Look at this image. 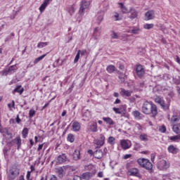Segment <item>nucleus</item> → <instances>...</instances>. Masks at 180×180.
I'll return each instance as SVG.
<instances>
[{"label":"nucleus","instance_id":"8fccbe9b","mask_svg":"<svg viewBox=\"0 0 180 180\" xmlns=\"http://www.w3.org/2000/svg\"><path fill=\"white\" fill-rule=\"evenodd\" d=\"M159 131L160 133H165V131H167V127H165V125H162L159 128Z\"/></svg>","mask_w":180,"mask_h":180},{"label":"nucleus","instance_id":"9d476101","mask_svg":"<svg viewBox=\"0 0 180 180\" xmlns=\"http://www.w3.org/2000/svg\"><path fill=\"white\" fill-rule=\"evenodd\" d=\"M130 176H136L137 178H141V174L139 172V169L134 168L128 171Z\"/></svg>","mask_w":180,"mask_h":180},{"label":"nucleus","instance_id":"58836bf2","mask_svg":"<svg viewBox=\"0 0 180 180\" xmlns=\"http://www.w3.org/2000/svg\"><path fill=\"white\" fill-rule=\"evenodd\" d=\"M139 139L141 141H148V138H147V134H141Z\"/></svg>","mask_w":180,"mask_h":180},{"label":"nucleus","instance_id":"0e129e2a","mask_svg":"<svg viewBox=\"0 0 180 180\" xmlns=\"http://www.w3.org/2000/svg\"><path fill=\"white\" fill-rule=\"evenodd\" d=\"M73 180H82V176H76L73 178Z\"/></svg>","mask_w":180,"mask_h":180},{"label":"nucleus","instance_id":"f03ea898","mask_svg":"<svg viewBox=\"0 0 180 180\" xmlns=\"http://www.w3.org/2000/svg\"><path fill=\"white\" fill-rule=\"evenodd\" d=\"M137 162L140 167H142V168H145V169H147L148 171L153 170V163L150 162V160L146 158H139L137 160Z\"/></svg>","mask_w":180,"mask_h":180},{"label":"nucleus","instance_id":"864d4df0","mask_svg":"<svg viewBox=\"0 0 180 180\" xmlns=\"http://www.w3.org/2000/svg\"><path fill=\"white\" fill-rule=\"evenodd\" d=\"M173 82H174L175 85H180L179 76L178 77V78H173Z\"/></svg>","mask_w":180,"mask_h":180},{"label":"nucleus","instance_id":"c9c22d12","mask_svg":"<svg viewBox=\"0 0 180 180\" xmlns=\"http://www.w3.org/2000/svg\"><path fill=\"white\" fill-rule=\"evenodd\" d=\"M96 146H98L97 148H101V147H102V146H103V144H105V141L97 139V140H96Z\"/></svg>","mask_w":180,"mask_h":180},{"label":"nucleus","instance_id":"e433bc0d","mask_svg":"<svg viewBox=\"0 0 180 180\" xmlns=\"http://www.w3.org/2000/svg\"><path fill=\"white\" fill-rule=\"evenodd\" d=\"M46 56H47V54L45 53V54L37 58L34 60V64H37V63H39V61H41V60H43V58H44V57H46Z\"/></svg>","mask_w":180,"mask_h":180},{"label":"nucleus","instance_id":"a211bd4d","mask_svg":"<svg viewBox=\"0 0 180 180\" xmlns=\"http://www.w3.org/2000/svg\"><path fill=\"white\" fill-rule=\"evenodd\" d=\"M103 120L106 123V124H108V126H115V122L109 117H103Z\"/></svg>","mask_w":180,"mask_h":180},{"label":"nucleus","instance_id":"dca6fc26","mask_svg":"<svg viewBox=\"0 0 180 180\" xmlns=\"http://www.w3.org/2000/svg\"><path fill=\"white\" fill-rule=\"evenodd\" d=\"M167 150L172 154H178V153H179V149L174 146V145L169 146L167 148Z\"/></svg>","mask_w":180,"mask_h":180},{"label":"nucleus","instance_id":"b1692460","mask_svg":"<svg viewBox=\"0 0 180 180\" xmlns=\"http://www.w3.org/2000/svg\"><path fill=\"white\" fill-rule=\"evenodd\" d=\"M25 91V89L22 87L21 85L17 86L15 89L13 91V94H15L17 92V94H20V95H22Z\"/></svg>","mask_w":180,"mask_h":180},{"label":"nucleus","instance_id":"6e6552de","mask_svg":"<svg viewBox=\"0 0 180 180\" xmlns=\"http://www.w3.org/2000/svg\"><path fill=\"white\" fill-rule=\"evenodd\" d=\"M128 13L129 14L128 15V18L131 19V20H134V19H137L139 16V11H137V10H136V8L133 7H131L129 8V12H128Z\"/></svg>","mask_w":180,"mask_h":180},{"label":"nucleus","instance_id":"4be33fe9","mask_svg":"<svg viewBox=\"0 0 180 180\" xmlns=\"http://www.w3.org/2000/svg\"><path fill=\"white\" fill-rule=\"evenodd\" d=\"M121 147L123 150H129L130 147H131V145H129V143L127 142L126 140H121L120 141Z\"/></svg>","mask_w":180,"mask_h":180},{"label":"nucleus","instance_id":"f3484780","mask_svg":"<svg viewBox=\"0 0 180 180\" xmlns=\"http://www.w3.org/2000/svg\"><path fill=\"white\" fill-rule=\"evenodd\" d=\"M94 157L97 160H101V158H103V152H102V150L101 149L96 150L94 152Z\"/></svg>","mask_w":180,"mask_h":180},{"label":"nucleus","instance_id":"052dcab7","mask_svg":"<svg viewBox=\"0 0 180 180\" xmlns=\"http://www.w3.org/2000/svg\"><path fill=\"white\" fill-rule=\"evenodd\" d=\"M98 140H100L101 141H104V143H105V136L103 134H100V139H98Z\"/></svg>","mask_w":180,"mask_h":180},{"label":"nucleus","instance_id":"49530a36","mask_svg":"<svg viewBox=\"0 0 180 180\" xmlns=\"http://www.w3.org/2000/svg\"><path fill=\"white\" fill-rule=\"evenodd\" d=\"M74 12H75V8H74V6H70L68 7V13H70V16H72V13H74Z\"/></svg>","mask_w":180,"mask_h":180},{"label":"nucleus","instance_id":"5fc2aeb1","mask_svg":"<svg viewBox=\"0 0 180 180\" xmlns=\"http://www.w3.org/2000/svg\"><path fill=\"white\" fill-rule=\"evenodd\" d=\"M6 139H8V140H10V139H12L13 136H12V133L9 132V130L7 129V132H6Z\"/></svg>","mask_w":180,"mask_h":180},{"label":"nucleus","instance_id":"69168bd1","mask_svg":"<svg viewBox=\"0 0 180 180\" xmlns=\"http://www.w3.org/2000/svg\"><path fill=\"white\" fill-rule=\"evenodd\" d=\"M32 172H27V176H26V178L27 180H32L30 179V174H31Z\"/></svg>","mask_w":180,"mask_h":180},{"label":"nucleus","instance_id":"9b49d317","mask_svg":"<svg viewBox=\"0 0 180 180\" xmlns=\"http://www.w3.org/2000/svg\"><path fill=\"white\" fill-rule=\"evenodd\" d=\"M68 159L67 158V155L65 153H62L59 156H58L56 159L57 164H64V162H67Z\"/></svg>","mask_w":180,"mask_h":180},{"label":"nucleus","instance_id":"ea45409f","mask_svg":"<svg viewBox=\"0 0 180 180\" xmlns=\"http://www.w3.org/2000/svg\"><path fill=\"white\" fill-rule=\"evenodd\" d=\"M46 46H49V42H39L37 44L38 49H43V47H46Z\"/></svg>","mask_w":180,"mask_h":180},{"label":"nucleus","instance_id":"79ce46f5","mask_svg":"<svg viewBox=\"0 0 180 180\" xmlns=\"http://www.w3.org/2000/svg\"><path fill=\"white\" fill-rule=\"evenodd\" d=\"M98 27H96L95 29H94V34H93V38L94 39V40H98Z\"/></svg>","mask_w":180,"mask_h":180},{"label":"nucleus","instance_id":"aec40b11","mask_svg":"<svg viewBox=\"0 0 180 180\" xmlns=\"http://www.w3.org/2000/svg\"><path fill=\"white\" fill-rule=\"evenodd\" d=\"M133 91L129 90H126L124 89H121V91L120 92L121 96H131V94Z\"/></svg>","mask_w":180,"mask_h":180},{"label":"nucleus","instance_id":"de8ad7c7","mask_svg":"<svg viewBox=\"0 0 180 180\" xmlns=\"http://www.w3.org/2000/svg\"><path fill=\"white\" fill-rule=\"evenodd\" d=\"M139 32H140L139 28L134 27V29L131 30V33H132V34H139Z\"/></svg>","mask_w":180,"mask_h":180},{"label":"nucleus","instance_id":"7c9ffc66","mask_svg":"<svg viewBox=\"0 0 180 180\" xmlns=\"http://www.w3.org/2000/svg\"><path fill=\"white\" fill-rule=\"evenodd\" d=\"M102 20H103V13H98L97 15V23L101 25V22H102Z\"/></svg>","mask_w":180,"mask_h":180},{"label":"nucleus","instance_id":"338daca9","mask_svg":"<svg viewBox=\"0 0 180 180\" xmlns=\"http://www.w3.org/2000/svg\"><path fill=\"white\" fill-rule=\"evenodd\" d=\"M175 61H176V63H178V64H179V65H180V58H179V56H176Z\"/></svg>","mask_w":180,"mask_h":180},{"label":"nucleus","instance_id":"ddd939ff","mask_svg":"<svg viewBox=\"0 0 180 180\" xmlns=\"http://www.w3.org/2000/svg\"><path fill=\"white\" fill-rule=\"evenodd\" d=\"M132 115L135 117L137 120H143L144 119V115H143L139 110L132 111Z\"/></svg>","mask_w":180,"mask_h":180},{"label":"nucleus","instance_id":"20e7f679","mask_svg":"<svg viewBox=\"0 0 180 180\" xmlns=\"http://www.w3.org/2000/svg\"><path fill=\"white\" fill-rule=\"evenodd\" d=\"M135 71L138 78L143 79L144 75H146V69L144 68V66L140 63H137L136 65Z\"/></svg>","mask_w":180,"mask_h":180},{"label":"nucleus","instance_id":"423d86ee","mask_svg":"<svg viewBox=\"0 0 180 180\" xmlns=\"http://www.w3.org/2000/svg\"><path fill=\"white\" fill-rule=\"evenodd\" d=\"M89 5H91L89 1H86L85 0L81 1L80 8L79 10V14L80 16H84V13H85V9H88V8H89Z\"/></svg>","mask_w":180,"mask_h":180},{"label":"nucleus","instance_id":"09e8293b","mask_svg":"<svg viewBox=\"0 0 180 180\" xmlns=\"http://www.w3.org/2000/svg\"><path fill=\"white\" fill-rule=\"evenodd\" d=\"M81 52V50H79L77 51V53L76 54V56L75 58V60H74V63L75 64H77V63H78V60H79V53Z\"/></svg>","mask_w":180,"mask_h":180},{"label":"nucleus","instance_id":"c85d7f7f","mask_svg":"<svg viewBox=\"0 0 180 180\" xmlns=\"http://www.w3.org/2000/svg\"><path fill=\"white\" fill-rule=\"evenodd\" d=\"M0 133L4 136V137L6 136V133H8V128H4L2 125L0 124Z\"/></svg>","mask_w":180,"mask_h":180},{"label":"nucleus","instance_id":"a19ab883","mask_svg":"<svg viewBox=\"0 0 180 180\" xmlns=\"http://www.w3.org/2000/svg\"><path fill=\"white\" fill-rule=\"evenodd\" d=\"M74 86H75V81H73L71 86L69 87V89L67 90V94H71L72 92V90L74 89Z\"/></svg>","mask_w":180,"mask_h":180},{"label":"nucleus","instance_id":"603ef678","mask_svg":"<svg viewBox=\"0 0 180 180\" xmlns=\"http://www.w3.org/2000/svg\"><path fill=\"white\" fill-rule=\"evenodd\" d=\"M34 115H36V111L34 110H30L29 117H30V119H32V117H33V116H34Z\"/></svg>","mask_w":180,"mask_h":180},{"label":"nucleus","instance_id":"7ed1b4c3","mask_svg":"<svg viewBox=\"0 0 180 180\" xmlns=\"http://www.w3.org/2000/svg\"><path fill=\"white\" fill-rule=\"evenodd\" d=\"M20 169L18 168L16 165H14L11 167L8 174V179L9 180H14L17 176H19Z\"/></svg>","mask_w":180,"mask_h":180},{"label":"nucleus","instance_id":"cd10ccee","mask_svg":"<svg viewBox=\"0 0 180 180\" xmlns=\"http://www.w3.org/2000/svg\"><path fill=\"white\" fill-rule=\"evenodd\" d=\"M57 174H58V178L62 179V178L64 177V169H63L62 167L58 168L57 169Z\"/></svg>","mask_w":180,"mask_h":180},{"label":"nucleus","instance_id":"37998d69","mask_svg":"<svg viewBox=\"0 0 180 180\" xmlns=\"http://www.w3.org/2000/svg\"><path fill=\"white\" fill-rule=\"evenodd\" d=\"M154 27V24H145L143 25V28L146 30H150V29H153Z\"/></svg>","mask_w":180,"mask_h":180},{"label":"nucleus","instance_id":"4c0bfd02","mask_svg":"<svg viewBox=\"0 0 180 180\" xmlns=\"http://www.w3.org/2000/svg\"><path fill=\"white\" fill-rule=\"evenodd\" d=\"M172 130H173L174 133H176V134H179V133H180L179 127H178V125H176V124L173 126Z\"/></svg>","mask_w":180,"mask_h":180},{"label":"nucleus","instance_id":"a18cd8bd","mask_svg":"<svg viewBox=\"0 0 180 180\" xmlns=\"http://www.w3.org/2000/svg\"><path fill=\"white\" fill-rule=\"evenodd\" d=\"M110 36L111 38L113 39H119V35L117 34V33L115 32V31H112Z\"/></svg>","mask_w":180,"mask_h":180},{"label":"nucleus","instance_id":"2eb2a0df","mask_svg":"<svg viewBox=\"0 0 180 180\" xmlns=\"http://www.w3.org/2000/svg\"><path fill=\"white\" fill-rule=\"evenodd\" d=\"M18 70V68L16 67V65L10 66L7 70H4V72L6 73V75H8V74H14V72Z\"/></svg>","mask_w":180,"mask_h":180},{"label":"nucleus","instance_id":"412c9836","mask_svg":"<svg viewBox=\"0 0 180 180\" xmlns=\"http://www.w3.org/2000/svg\"><path fill=\"white\" fill-rule=\"evenodd\" d=\"M72 127L73 131H79V130H81V124L77 121H75L72 123Z\"/></svg>","mask_w":180,"mask_h":180},{"label":"nucleus","instance_id":"5701e85b","mask_svg":"<svg viewBox=\"0 0 180 180\" xmlns=\"http://www.w3.org/2000/svg\"><path fill=\"white\" fill-rule=\"evenodd\" d=\"M13 143L15 144H17V150H19L20 148V146H22V139H20V136H17L13 140Z\"/></svg>","mask_w":180,"mask_h":180},{"label":"nucleus","instance_id":"473e14b6","mask_svg":"<svg viewBox=\"0 0 180 180\" xmlns=\"http://www.w3.org/2000/svg\"><path fill=\"white\" fill-rule=\"evenodd\" d=\"M68 141H70V143H74L75 141V138H74V134H69L67 137Z\"/></svg>","mask_w":180,"mask_h":180},{"label":"nucleus","instance_id":"6e6d98bb","mask_svg":"<svg viewBox=\"0 0 180 180\" xmlns=\"http://www.w3.org/2000/svg\"><path fill=\"white\" fill-rule=\"evenodd\" d=\"M8 148L5 147L3 150V153L5 158L8 157Z\"/></svg>","mask_w":180,"mask_h":180},{"label":"nucleus","instance_id":"1a4fd4ad","mask_svg":"<svg viewBox=\"0 0 180 180\" xmlns=\"http://www.w3.org/2000/svg\"><path fill=\"white\" fill-rule=\"evenodd\" d=\"M96 169H94L93 172H84L82 174V179L84 180H90L92 176H95Z\"/></svg>","mask_w":180,"mask_h":180},{"label":"nucleus","instance_id":"680f3d73","mask_svg":"<svg viewBox=\"0 0 180 180\" xmlns=\"http://www.w3.org/2000/svg\"><path fill=\"white\" fill-rule=\"evenodd\" d=\"M131 157V154H127L124 155V160H127Z\"/></svg>","mask_w":180,"mask_h":180},{"label":"nucleus","instance_id":"13d9d810","mask_svg":"<svg viewBox=\"0 0 180 180\" xmlns=\"http://www.w3.org/2000/svg\"><path fill=\"white\" fill-rule=\"evenodd\" d=\"M15 122L16 123L19 124L20 122H22V120L19 117V115H17L16 118H15Z\"/></svg>","mask_w":180,"mask_h":180},{"label":"nucleus","instance_id":"bf43d9fd","mask_svg":"<svg viewBox=\"0 0 180 180\" xmlns=\"http://www.w3.org/2000/svg\"><path fill=\"white\" fill-rule=\"evenodd\" d=\"M150 160H151L152 162H154V161H155V154L152 153V154L150 155Z\"/></svg>","mask_w":180,"mask_h":180},{"label":"nucleus","instance_id":"c756f323","mask_svg":"<svg viewBox=\"0 0 180 180\" xmlns=\"http://www.w3.org/2000/svg\"><path fill=\"white\" fill-rule=\"evenodd\" d=\"M47 5H49V2L44 0V3L39 7V11L43 12L44 9H46V8L47 7Z\"/></svg>","mask_w":180,"mask_h":180},{"label":"nucleus","instance_id":"4d7b16f0","mask_svg":"<svg viewBox=\"0 0 180 180\" xmlns=\"http://www.w3.org/2000/svg\"><path fill=\"white\" fill-rule=\"evenodd\" d=\"M30 146H29V148H32L34 144V141H33V139H30Z\"/></svg>","mask_w":180,"mask_h":180},{"label":"nucleus","instance_id":"c03bdc74","mask_svg":"<svg viewBox=\"0 0 180 180\" xmlns=\"http://www.w3.org/2000/svg\"><path fill=\"white\" fill-rule=\"evenodd\" d=\"M135 127L137 129L138 133H141V131H143V127L140 123L135 124Z\"/></svg>","mask_w":180,"mask_h":180},{"label":"nucleus","instance_id":"0eeeda50","mask_svg":"<svg viewBox=\"0 0 180 180\" xmlns=\"http://www.w3.org/2000/svg\"><path fill=\"white\" fill-rule=\"evenodd\" d=\"M156 103H158L165 112L167 110H169V103H165V101L162 99L161 98H155Z\"/></svg>","mask_w":180,"mask_h":180},{"label":"nucleus","instance_id":"393cba45","mask_svg":"<svg viewBox=\"0 0 180 180\" xmlns=\"http://www.w3.org/2000/svg\"><path fill=\"white\" fill-rule=\"evenodd\" d=\"M81 156V152L79 151V150H75L73 153L72 157H73V160L75 161H78V160H79V157Z\"/></svg>","mask_w":180,"mask_h":180},{"label":"nucleus","instance_id":"72a5a7b5","mask_svg":"<svg viewBox=\"0 0 180 180\" xmlns=\"http://www.w3.org/2000/svg\"><path fill=\"white\" fill-rule=\"evenodd\" d=\"M171 120L173 122V123H175V122H179V120H180V117L176 114H174L171 118Z\"/></svg>","mask_w":180,"mask_h":180},{"label":"nucleus","instance_id":"f704fd0d","mask_svg":"<svg viewBox=\"0 0 180 180\" xmlns=\"http://www.w3.org/2000/svg\"><path fill=\"white\" fill-rule=\"evenodd\" d=\"M22 139H26L27 134H29V129L27 128H24L22 131Z\"/></svg>","mask_w":180,"mask_h":180},{"label":"nucleus","instance_id":"39448f33","mask_svg":"<svg viewBox=\"0 0 180 180\" xmlns=\"http://www.w3.org/2000/svg\"><path fill=\"white\" fill-rule=\"evenodd\" d=\"M157 168L160 171H167L169 168V162L165 160H160L157 163Z\"/></svg>","mask_w":180,"mask_h":180},{"label":"nucleus","instance_id":"a878e982","mask_svg":"<svg viewBox=\"0 0 180 180\" xmlns=\"http://www.w3.org/2000/svg\"><path fill=\"white\" fill-rule=\"evenodd\" d=\"M118 5H120V8L121 9V11L122 13H129V10L124 6L123 3H118Z\"/></svg>","mask_w":180,"mask_h":180},{"label":"nucleus","instance_id":"2f4dec72","mask_svg":"<svg viewBox=\"0 0 180 180\" xmlns=\"http://www.w3.org/2000/svg\"><path fill=\"white\" fill-rule=\"evenodd\" d=\"M169 139L171 140V141H175L178 142V140H180V134L176 136H170Z\"/></svg>","mask_w":180,"mask_h":180},{"label":"nucleus","instance_id":"774afa93","mask_svg":"<svg viewBox=\"0 0 180 180\" xmlns=\"http://www.w3.org/2000/svg\"><path fill=\"white\" fill-rule=\"evenodd\" d=\"M50 180H58L57 176L56 175H52Z\"/></svg>","mask_w":180,"mask_h":180},{"label":"nucleus","instance_id":"4468645a","mask_svg":"<svg viewBox=\"0 0 180 180\" xmlns=\"http://www.w3.org/2000/svg\"><path fill=\"white\" fill-rule=\"evenodd\" d=\"M112 110L115 112V113L118 115H122V112H126V105H120V108L114 107L112 108Z\"/></svg>","mask_w":180,"mask_h":180},{"label":"nucleus","instance_id":"bb28decb","mask_svg":"<svg viewBox=\"0 0 180 180\" xmlns=\"http://www.w3.org/2000/svg\"><path fill=\"white\" fill-rule=\"evenodd\" d=\"M106 71L108 72V74H112L116 71V67L113 65H110L107 66Z\"/></svg>","mask_w":180,"mask_h":180},{"label":"nucleus","instance_id":"3c124183","mask_svg":"<svg viewBox=\"0 0 180 180\" xmlns=\"http://www.w3.org/2000/svg\"><path fill=\"white\" fill-rule=\"evenodd\" d=\"M115 137L113 136H110L108 138V143L109 144H111L112 146H113V144H115Z\"/></svg>","mask_w":180,"mask_h":180},{"label":"nucleus","instance_id":"f257e3e1","mask_svg":"<svg viewBox=\"0 0 180 180\" xmlns=\"http://www.w3.org/2000/svg\"><path fill=\"white\" fill-rule=\"evenodd\" d=\"M141 112L144 115H151V117L155 119V117H157V115H158V108H157V105L152 101H146L142 105Z\"/></svg>","mask_w":180,"mask_h":180},{"label":"nucleus","instance_id":"6ab92c4d","mask_svg":"<svg viewBox=\"0 0 180 180\" xmlns=\"http://www.w3.org/2000/svg\"><path fill=\"white\" fill-rule=\"evenodd\" d=\"M145 18H146V20H151L154 19V11H148L145 13Z\"/></svg>","mask_w":180,"mask_h":180},{"label":"nucleus","instance_id":"f8f14e48","mask_svg":"<svg viewBox=\"0 0 180 180\" xmlns=\"http://www.w3.org/2000/svg\"><path fill=\"white\" fill-rule=\"evenodd\" d=\"M88 129L90 131H92V133H96V131H98V123L96 122L89 123Z\"/></svg>","mask_w":180,"mask_h":180},{"label":"nucleus","instance_id":"e2e57ef3","mask_svg":"<svg viewBox=\"0 0 180 180\" xmlns=\"http://www.w3.org/2000/svg\"><path fill=\"white\" fill-rule=\"evenodd\" d=\"M43 146H44V143L39 144L37 148V151H40L41 150L43 149Z\"/></svg>","mask_w":180,"mask_h":180}]
</instances>
